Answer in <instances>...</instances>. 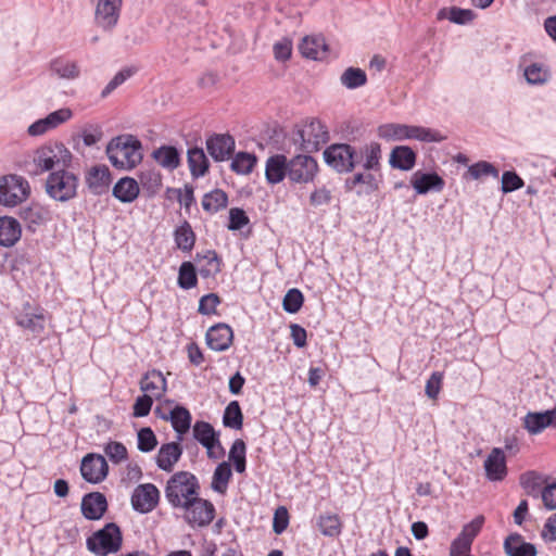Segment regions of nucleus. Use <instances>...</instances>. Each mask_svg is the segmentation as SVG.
<instances>
[{
	"mask_svg": "<svg viewBox=\"0 0 556 556\" xmlns=\"http://www.w3.org/2000/svg\"><path fill=\"white\" fill-rule=\"evenodd\" d=\"M301 54L314 61H324L328 56V45L323 36H306L299 46Z\"/></svg>",
	"mask_w": 556,
	"mask_h": 556,
	"instance_id": "23",
	"label": "nucleus"
},
{
	"mask_svg": "<svg viewBox=\"0 0 556 556\" xmlns=\"http://www.w3.org/2000/svg\"><path fill=\"white\" fill-rule=\"evenodd\" d=\"M194 439L206 448L210 458H218L223 455L224 448L219 441L218 433L211 424L197 421L193 426Z\"/></svg>",
	"mask_w": 556,
	"mask_h": 556,
	"instance_id": "13",
	"label": "nucleus"
},
{
	"mask_svg": "<svg viewBox=\"0 0 556 556\" xmlns=\"http://www.w3.org/2000/svg\"><path fill=\"white\" fill-rule=\"evenodd\" d=\"M483 523L484 517L477 516L473 520H471L469 523L463 527L460 533L457 536H459L463 540H467L468 542H470V544H472L475 538L481 531Z\"/></svg>",
	"mask_w": 556,
	"mask_h": 556,
	"instance_id": "55",
	"label": "nucleus"
},
{
	"mask_svg": "<svg viewBox=\"0 0 556 556\" xmlns=\"http://www.w3.org/2000/svg\"><path fill=\"white\" fill-rule=\"evenodd\" d=\"M185 511V519L192 526L204 527L214 519L215 508L213 504L206 500L195 496L181 508Z\"/></svg>",
	"mask_w": 556,
	"mask_h": 556,
	"instance_id": "11",
	"label": "nucleus"
},
{
	"mask_svg": "<svg viewBox=\"0 0 556 556\" xmlns=\"http://www.w3.org/2000/svg\"><path fill=\"white\" fill-rule=\"evenodd\" d=\"M140 181L143 188H147L150 192L155 193L162 186V175L157 170L148 169L141 172Z\"/></svg>",
	"mask_w": 556,
	"mask_h": 556,
	"instance_id": "54",
	"label": "nucleus"
},
{
	"mask_svg": "<svg viewBox=\"0 0 556 556\" xmlns=\"http://www.w3.org/2000/svg\"><path fill=\"white\" fill-rule=\"evenodd\" d=\"M81 514L88 520H99L108 509V501L104 494L91 492L81 500Z\"/></svg>",
	"mask_w": 556,
	"mask_h": 556,
	"instance_id": "21",
	"label": "nucleus"
},
{
	"mask_svg": "<svg viewBox=\"0 0 556 556\" xmlns=\"http://www.w3.org/2000/svg\"><path fill=\"white\" fill-rule=\"evenodd\" d=\"M219 303L220 299L216 293L205 294L200 299L198 311L202 315L215 314Z\"/></svg>",
	"mask_w": 556,
	"mask_h": 556,
	"instance_id": "61",
	"label": "nucleus"
},
{
	"mask_svg": "<svg viewBox=\"0 0 556 556\" xmlns=\"http://www.w3.org/2000/svg\"><path fill=\"white\" fill-rule=\"evenodd\" d=\"M152 157L159 165L169 170L176 169L180 164V154L178 150L172 146H162L154 150Z\"/></svg>",
	"mask_w": 556,
	"mask_h": 556,
	"instance_id": "34",
	"label": "nucleus"
},
{
	"mask_svg": "<svg viewBox=\"0 0 556 556\" xmlns=\"http://www.w3.org/2000/svg\"><path fill=\"white\" fill-rule=\"evenodd\" d=\"M525 185L523 180L515 172H504L502 175V191L503 193H509L515 190L522 188Z\"/></svg>",
	"mask_w": 556,
	"mask_h": 556,
	"instance_id": "57",
	"label": "nucleus"
},
{
	"mask_svg": "<svg viewBox=\"0 0 556 556\" xmlns=\"http://www.w3.org/2000/svg\"><path fill=\"white\" fill-rule=\"evenodd\" d=\"M303 301V294L299 289H290L283 298L282 307L287 313L294 314L300 311Z\"/></svg>",
	"mask_w": 556,
	"mask_h": 556,
	"instance_id": "52",
	"label": "nucleus"
},
{
	"mask_svg": "<svg viewBox=\"0 0 556 556\" xmlns=\"http://www.w3.org/2000/svg\"><path fill=\"white\" fill-rule=\"evenodd\" d=\"M382 151L380 143L370 141L357 150V160L367 172H378L381 168Z\"/></svg>",
	"mask_w": 556,
	"mask_h": 556,
	"instance_id": "24",
	"label": "nucleus"
},
{
	"mask_svg": "<svg viewBox=\"0 0 556 556\" xmlns=\"http://www.w3.org/2000/svg\"><path fill=\"white\" fill-rule=\"evenodd\" d=\"M86 182L91 193L103 194L109 190L111 173L104 165L93 166L86 176Z\"/></svg>",
	"mask_w": 556,
	"mask_h": 556,
	"instance_id": "27",
	"label": "nucleus"
},
{
	"mask_svg": "<svg viewBox=\"0 0 556 556\" xmlns=\"http://www.w3.org/2000/svg\"><path fill=\"white\" fill-rule=\"evenodd\" d=\"M250 219L242 208L233 207L229 211L228 229L236 231L242 229L249 224Z\"/></svg>",
	"mask_w": 556,
	"mask_h": 556,
	"instance_id": "60",
	"label": "nucleus"
},
{
	"mask_svg": "<svg viewBox=\"0 0 556 556\" xmlns=\"http://www.w3.org/2000/svg\"><path fill=\"white\" fill-rule=\"evenodd\" d=\"M235 139L228 134H214L206 139V150L215 162H223L235 151Z\"/></svg>",
	"mask_w": 556,
	"mask_h": 556,
	"instance_id": "16",
	"label": "nucleus"
},
{
	"mask_svg": "<svg viewBox=\"0 0 556 556\" xmlns=\"http://www.w3.org/2000/svg\"><path fill=\"white\" fill-rule=\"evenodd\" d=\"M198 478L189 471L175 472L165 486V497L174 508H182L188 501L199 495Z\"/></svg>",
	"mask_w": 556,
	"mask_h": 556,
	"instance_id": "4",
	"label": "nucleus"
},
{
	"mask_svg": "<svg viewBox=\"0 0 556 556\" xmlns=\"http://www.w3.org/2000/svg\"><path fill=\"white\" fill-rule=\"evenodd\" d=\"M174 238L177 248L181 251L192 250L195 242V235L187 220L175 230Z\"/></svg>",
	"mask_w": 556,
	"mask_h": 556,
	"instance_id": "43",
	"label": "nucleus"
},
{
	"mask_svg": "<svg viewBox=\"0 0 556 556\" xmlns=\"http://www.w3.org/2000/svg\"><path fill=\"white\" fill-rule=\"evenodd\" d=\"M340 83L348 89H357L367 83V76L362 68L348 67L340 76Z\"/></svg>",
	"mask_w": 556,
	"mask_h": 556,
	"instance_id": "46",
	"label": "nucleus"
},
{
	"mask_svg": "<svg viewBox=\"0 0 556 556\" xmlns=\"http://www.w3.org/2000/svg\"><path fill=\"white\" fill-rule=\"evenodd\" d=\"M541 535L546 543L556 542V513L547 518Z\"/></svg>",
	"mask_w": 556,
	"mask_h": 556,
	"instance_id": "64",
	"label": "nucleus"
},
{
	"mask_svg": "<svg viewBox=\"0 0 556 556\" xmlns=\"http://www.w3.org/2000/svg\"><path fill=\"white\" fill-rule=\"evenodd\" d=\"M228 204V195L220 189H215L204 194L202 199V207L204 211L214 214L223 210Z\"/></svg>",
	"mask_w": 556,
	"mask_h": 556,
	"instance_id": "40",
	"label": "nucleus"
},
{
	"mask_svg": "<svg viewBox=\"0 0 556 556\" xmlns=\"http://www.w3.org/2000/svg\"><path fill=\"white\" fill-rule=\"evenodd\" d=\"M485 477L492 482L502 481L507 476L506 457L504 451L494 447L484 460Z\"/></svg>",
	"mask_w": 556,
	"mask_h": 556,
	"instance_id": "20",
	"label": "nucleus"
},
{
	"mask_svg": "<svg viewBox=\"0 0 556 556\" xmlns=\"http://www.w3.org/2000/svg\"><path fill=\"white\" fill-rule=\"evenodd\" d=\"M523 427L530 434L541 433L547 427H556V407L541 413H528Z\"/></svg>",
	"mask_w": 556,
	"mask_h": 556,
	"instance_id": "22",
	"label": "nucleus"
},
{
	"mask_svg": "<svg viewBox=\"0 0 556 556\" xmlns=\"http://www.w3.org/2000/svg\"><path fill=\"white\" fill-rule=\"evenodd\" d=\"M329 140L327 127L317 118H311L298 125L293 134V142L304 152L318 151Z\"/></svg>",
	"mask_w": 556,
	"mask_h": 556,
	"instance_id": "7",
	"label": "nucleus"
},
{
	"mask_svg": "<svg viewBox=\"0 0 556 556\" xmlns=\"http://www.w3.org/2000/svg\"><path fill=\"white\" fill-rule=\"evenodd\" d=\"M123 0H97L94 23L104 31L111 33L118 23Z\"/></svg>",
	"mask_w": 556,
	"mask_h": 556,
	"instance_id": "12",
	"label": "nucleus"
},
{
	"mask_svg": "<svg viewBox=\"0 0 556 556\" xmlns=\"http://www.w3.org/2000/svg\"><path fill=\"white\" fill-rule=\"evenodd\" d=\"M500 175L498 169L490 162L479 161L470 165L465 174V178L478 180L485 176L497 178Z\"/></svg>",
	"mask_w": 556,
	"mask_h": 556,
	"instance_id": "48",
	"label": "nucleus"
},
{
	"mask_svg": "<svg viewBox=\"0 0 556 556\" xmlns=\"http://www.w3.org/2000/svg\"><path fill=\"white\" fill-rule=\"evenodd\" d=\"M519 482L525 492L533 497H538L539 495H541L542 490L545 486L544 477L533 470L522 473L519 478Z\"/></svg>",
	"mask_w": 556,
	"mask_h": 556,
	"instance_id": "36",
	"label": "nucleus"
},
{
	"mask_svg": "<svg viewBox=\"0 0 556 556\" xmlns=\"http://www.w3.org/2000/svg\"><path fill=\"white\" fill-rule=\"evenodd\" d=\"M289 178V161L283 154H275L267 159L265 166V177L268 184L277 185L285 177Z\"/></svg>",
	"mask_w": 556,
	"mask_h": 556,
	"instance_id": "26",
	"label": "nucleus"
},
{
	"mask_svg": "<svg viewBox=\"0 0 556 556\" xmlns=\"http://www.w3.org/2000/svg\"><path fill=\"white\" fill-rule=\"evenodd\" d=\"M16 324L34 333H40L45 329V316L42 309L34 307L29 302L23 305L21 312L15 316Z\"/></svg>",
	"mask_w": 556,
	"mask_h": 556,
	"instance_id": "17",
	"label": "nucleus"
},
{
	"mask_svg": "<svg viewBox=\"0 0 556 556\" xmlns=\"http://www.w3.org/2000/svg\"><path fill=\"white\" fill-rule=\"evenodd\" d=\"M358 185L366 186V193H371L379 189V181L371 173H356L345 180V188L348 190H353Z\"/></svg>",
	"mask_w": 556,
	"mask_h": 556,
	"instance_id": "42",
	"label": "nucleus"
},
{
	"mask_svg": "<svg viewBox=\"0 0 556 556\" xmlns=\"http://www.w3.org/2000/svg\"><path fill=\"white\" fill-rule=\"evenodd\" d=\"M67 168L51 172L46 180L47 194L59 202H67L77 195L78 177Z\"/></svg>",
	"mask_w": 556,
	"mask_h": 556,
	"instance_id": "5",
	"label": "nucleus"
},
{
	"mask_svg": "<svg viewBox=\"0 0 556 556\" xmlns=\"http://www.w3.org/2000/svg\"><path fill=\"white\" fill-rule=\"evenodd\" d=\"M318 173L317 161L307 154H299L289 160V179L295 184H308Z\"/></svg>",
	"mask_w": 556,
	"mask_h": 556,
	"instance_id": "10",
	"label": "nucleus"
},
{
	"mask_svg": "<svg viewBox=\"0 0 556 556\" xmlns=\"http://www.w3.org/2000/svg\"><path fill=\"white\" fill-rule=\"evenodd\" d=\"M29 182L18 175H7L0 178V204L14 207L28 199Z\"/></svg>",
	"mask_w": 556,
	"mask_h": 556,
	"instance_id": "8",
	"label": "nucleus"
},
{
	"mask_svg": "<svg viewBox=\"0 0 556 556\" xmlns=\"http://www.w3.org/2000/svg\"><path fill=\"white\" fill-rule=\"evenodd\" d=\"M274 56L278 62H286L292 54V40L283 37L273 46Z\"/></svg>",
	"mask_w": 556,
	"mask_h": 556,
	"instance_id": "56",
	"label": "nucleus"
},
{
	"mask_svg": "<svg viewBox=\"0 0 556 556\" xmlns=\"http://www.w3.org/2000/svg\"><path fill=\"white\" fill-rule=\"evenodd\" d=\"M178 286L184 290H189L197 286V271L191 262H184L179 267Z\"/></svg>",
	"mask_w": 556,
	"mask_h": 556,
	"instance_id": "50",
	"label": "nucleus"
},
{
	"mask_svg": "<svg viewBox=\"0 0 556 556\" xmlns=\"http://www.w3.org/2000/svg\"><path fill=\"white\" fill-rule=\"evenodd\" d=\"M72 163L71 151L60 142L43 144L37 148L28 163L27 172L29 175L38 176L43 173L58 170L63 167H70Z\"/></svg>",
	"mask_w": 556,
	"mask_h": 556,
	"instance_id": "1",
	"label": "nucleus"
},
{
	"mask_svg": "<svg viewBox=\"0 0 556 556\" xmlns=\"http://www.w3.org/2000/svg\"><path fill=\"white\" fill-rule=\"evenodd\" d=\"M231 476V468L227 462L218 464L213 473L212 489L219 494H225Z\"/></svg>",
	"mask_w": 556,
	"mask_h": 556,
	"instance_id": "41",
	"label": "nucleus"
},
{
	"mask_svg": "<svg viewBox=\"0 0 556 556\" xmlns=\"http://www.w3.org/2000/svg\"><path fill=\"white\" fill-rule=\"evenodd\" d=\"M257 157L249 152H238L230 164V168L239 175H249L256 165Z\"/></svg>",
	"mask_w": 556,
	"mask_h": 556,
	"instance_id": "44",
	"label": "nucleus"
},
{
	"mask_svg": "<svg viewBox=\"0 0 556 556\" xmlns=\"http://www.w3.org/2000/svg\"><path fill=\"white\" fill-rule=\"evenodd\" d=\"M473 17L475 13L471 10L456 7L443 8L437 14L438 20H448L450 22L458 25L468 24L473 20Z\"/></svg>",
	"mask_w": 556,
	"mask_h": 556,
	"instance_id": "38",
	"label": "nucleus"
},
{
	"mask_svg": "<svg viewBox=\"0 0 556 556\" xmlns=\"http://www.w3.org/2000/svg\"><path fill=\"white\" fill-rule=\"evenodd\" d=\"M50 68L53 74L62 79H76L79 77L80 70L75 61L65 60L62 58L55 59L51 62Z\"/></svg>",
	"mask_w": 556,
	"mask_h": 556,
	"instance_id": "37",
	"label": "nucleus"
},
{
	"mask_svg": "<svg viewBox=\"0 0 556 556\" xmlns=\"http://www.w3.org/2000/svg\"><path fill=\"white\" fill-rule=\"evenodd\" d=\"M142 144L132 135H121L113 138L106 147V155L111 164L118 169H132L142 160Z\"/></svg>",
	"mask_w": 556,
	"mask_h": 556,
	"instance_id": "2",
	"label": "nucleus"
},
{
	"mask_svg": "<svg viewBox=\"0 0 556 556\" xmlns=\"http://www.w3.org/2000/svg\"><path fill=\"white\" fill-rule=\"evenodd\" d=\"M134 72L130 68H124L115 74V76L108 83L104 89L101 92L102 98H106L111 92H113L117 87L124 84Z\"/></svg>",
	"mask_w": 556,
	"mask_h": 556,
	"instance_id": "59",
	"label": "nucleus"
},
{
	"mask_svg": "<svg viewBox=\"0 0 556 556\" xmlns=\"http://www.w3.org/2000/svg\"><path fill=\"white\" fill-rule=\"evenodd\" d=\"M182 455V447L179 442L164 443L155 456L157 467L166 472L173 471L175 465Z\"/></svg>",
	"mask_w": 556,
	"mask_h": 556,
	"instance_id": "25",
	"label": "nucleus"
},
{
	"mask_svg": "<svg viewBox=\"0 0 556 556\" xmlns=\"http://www.w3.org/2000/svg\"><path fill=\"white\" fill-rule=\"evenodd\" d=\"M188 165L193 178L204 176L208 170V160L202 148L188 150Z\"/></svg>",
	"mask_w": 556,
	"mask_h": 556,
	"instance_id": "35",
	"label": "nucleus"
},
{
	"mask_svg": "<svg viewBox=\"0 0 556 556\" xmlns=\"http://www.w3.org/2000/svg\"><path fill=\"white\" fill-rule=\"evenodd\" d=\"M223 424L227 428L240 430L243 426V414L238 401H231L225 408Z\"/></svg>",
	"mask_w": 556,
	"mask_h": 556,
	"instance_id": "45",
	"label": "nucleus"
},
{
	"mask_svg": "<svg viewBox=\"0 0 556 556\" xmlns=\"http://www.w3.org/2000/svg\"><path fill=\"white\" fill-rule=\"evenodd\" d=\"M410 185L417 194H426L430 191L441 192L445 181L437 173L417 170L410 177Z\"/></svg>",
	"mask_w": 556,
	"mask_h": 556,
	"instance_id": "19",
	"label": "nucleus"
},
{
	"mask_svg": "<svg viewBox=\"0 0 556 556\" xmlns=\"http://www.w3.org/2000/svg\"><path fill=\"white\" fill-rule=\"evenodd\" d=\"M167 193L175 194L180 205L185 206L186 210H189L194 203L193 187L190 185H185L184 189L168 188Z\"/></svg>",
	"mask_w": 556,
	"mask_h": 556,
	"instance_id": "58",
	"label": "nucleus"
},
{
	"mask_svg": "<svg viewBox=\"0 0 556 556\" xmlns=\"http://www.w3.org/2000/svg\"><path fill=\"white\" fill-rule=\"evenodd\" d=\"M80 472L87 482L100 483L109 473V465L102 455L89 453L81 460Z\"/></svg>",
	"mask_w": 556,
	"mask_h": 556,
	"instance_id": "15",
	"label": "nucleus"
},
{
	"mask_svg": "<svg viewBox=\"0 0 556 556\" xmlns=\"http://www.w3.org/2000/svg\"><path fill=\"white\" fill-rule=\"evenodd\" d=\"M22 229L20 223L9 216L0 217V245L13 247L21 238Z\"/></svg>",
	"mask_w": 556,
	"mask_h": 556,
	"instance_id": "31",
	"label": "nucleus"
},
{
	"mask_svg": "<svg viewBox=\"0 0 556 556\" xmlns=\"http://www.w3.org/2000/svg\"><path fill=\"white\" fill-rule=\"evenodd\" d=\"M200 267L199 274L203 278L214 277L220 271V260L213 250H207L202 256L198 255Z\"/></svg>",
	"mask_w": 556,
	"mask_h": 556,
	"instance_id": "39",
	"label": "nucleus"
},
{
	"mask_svg": "<svg viewBox=\"0 0 556 556\" xmlns=\"http://www.w3.org/2000/svg\"><path fill=\"white\" fill-rule=\"evenodd\" d=\"M138 182L131 177L121 178L113 187V195L123 203H131L139 195Z\"/></svg>",
	"mask_w": 556,
	"mask_h": 556,
	"instance_id": "33",
	"label": "nucleus"
},
{
	"mask_svg": "<svg viewBox=\"0 0 556 556\" xmlns=\"http://www.w3.org/2000/svg\"><path fill=\"white\" fill-rule=\"evenodd\" d=\"M167 382L163 374L159 370L148 371L140 381V389L144 394H150L159 400L166 392Z\"/></svg>",
	"mask_w": 556,
	"mask_h": 556,
	"instance_id": "28",
	"label": "nucleus"
},
{
	"mask_svg": "<svg viewBox=\"0 0 556 556\" xmlns=\"http://www.w3.org/2000/svg\"><path fill=\"white\" fill-rule=\"evenodd\" d=\"M417 155L408 146H397L390 153L391 167L408 172L414 168Z\"/></svg>",
	"mask_w": 556,
	"mask_h": 556,
	"instance_id": "29",
	"label": "nucleus"
},
{
	"mask_svg": "<svg viewBox=\"0 0 556 556\" xmlns=\"http://www.w3.org/2000/svg\"><path fill=\"white\" fill-rule=\"evenodd\" d=\"M523 75L527 83L530 85H543L551 77L548 68L539 63H532L526 66Z\"/></svg>",
	"mask_w": 556,
	"mask_h": 556,
	"instance_id": "47",
	"label": "nucleus"
},
{
	"mask_svg": "<svg viewBox=\"0 0 556 556\" xmlns=\"http://www.w3.org/2000/svg\"><path fill=\"white\" fill-rule=\"evenodd\" d=\"M504 551L508 556H535L533 544L523 541L519 533L509 534L504 541Z\"/></svg>",
	"mask_w": 556,
	"mask_h": 556,
	"instance_id": "32",
	"label": "nucleus"
},
{
	"mask_svg": "<svg viewBox=\"0 0 556 556\" xmlns=\"http://www.w3.org/2000/svg\"><path fill=\"white\" fill-rule=\"evenodd\" d=\"M205 340L211 350L216 352L226 351L232 343L233 332L230 326L219 323L207 330Z\"/></svg>",
	"mask_w": 556,
	"mask_h": 556,
	"instance_id": "18",
	"label": "nucleus"
},
{
	"mask_svg": "<svg viewBox=\"0 0 556 556\" xmlns=\"http://www.w3.org/2000/svg\"><path fill=\"white\" fill-rule=\"evenodd\" d=\"M164 420H170L174 430L178 433V441L182 440V434L189 431L191 425V414L184 406H175L168 415H160Z\"/></svg>",
	"mask_w": 556,
	"mask_h": 556,
	"instance_id": "30",
	"label": "nucleus"
},
{
	"mask_svg": "<svg viewBox=\"0 0 556 556\" xmlns=\"http://www.w3.org/2000/svg\"><path fill=\"white\" fill-rule=\"evenodd\" d=\"M153 399L150 394H143L139 397H137L135 404H134V416L135 417H144L149 415Z\"/></svg>",
	"mask_w": 556,
	"mask_h": 556,
	"instance_id": "63",
	"label": "nucleus"
},
{
	"mask_svg": "<svg viewBox=\"0 0 556 556\" xmlns=\"http://www.w3.org/2000/svg\"><path fill=\"white\" fill-rule=\"evenodd\" d=\"M122 544L121 528L114 522L106 523L86 540L88 551L97 556L115 554L121 549Z\"/></svg>",
	"mask_w": 556,
	"mask_h": 556,
	"instance_id": "6",
	"label": "nucleus"
},
{
	"mask_svg": "<svg viewBox=\"0 0 556 556\" xmlns=\"http://www.w3.org/2000/svg\"><path fill=\"white\" fill-rule=\"evenodd\" d=\"M317 526L320 532L326 536H338L341 533V521L338 515H321L318 518Z\"/></svg>",
	"mask_w": 556,
	"mask_h": 556,
	"instance_id": "49",
	"label": "nucleus"
},
{
	"mask_svg": "<svg viewBox=\"0 0 556 556\" xmlns=\"http://www.w3.org/2000/svg\"><path fill=\"white\" fill-rule=\"evenodd\" d=\"M324 160L340 174L351 173L358 163L357 150L348 143H333L324 151Z\"/></svg>",
	"mask_w": 556,
	"mask_h": 556,
	"instance_id": "9",
	"label": "nucleus"
},
{
	"mask_svg": "<svg viewBox=\"0 0 556 556\" xmlns=\"http://www.w3.org/2000/svg\"><path fill=\"white\" fill-rule=\"evenodd\" d=\"M443 374L434 371L427 380L425 392L429 399L435 400L440 393Z\"/></svg>",
	"mask_w": 556,
	"mask_h": 556,
	"instance_id": "62",
	"label": "nucleus"
},
{
	"mask_svg": "<svg viewBox=\"0 0 556 556\" xmlns=\"http://www.w3.org/2000/svg\"><path fill=\"white\" fill-rule=\"evenodd\" d=\"M131 506L140 514L152 511L160 500V491L152 483L139 484L131 494Z\"/></svg>",
	"mask_w": 556,
	"mask_h": 556,
	"instance_id": "14",
	"label": "nucleus"
},
{
	"mask_svg": "<svg viewBox=\"0 0 556 556\" xmlns=\"http://www.w3.org/2000/svg\"><path fill=\"white\" fill-rule=\"evenodd\" d=\"M378 136L388 141L415 139L421 142H441L446 136L440 131L422 126L388 123L378 127Z\"/></svg>",
	"mask_w": 556,
	"mask_h": 556,
	"instance_id": "3",
	"label": "nucleus"
},
{
	"mask_svg": "<svg viewBox=\"0 0 556 556\" xmlns=\"http://www.w3.org/2000/svg\"><path fill=\"white\" fill-rule=\"evenodd\" d=\"M104 453L114 464H119L127 459L128 452L126 446L117 441H111L104 446Z\"/></svg>",
	"mask_w": 556,
	"mask_h": 556,
	"instance_id": "53",
	"label": "nucleus"
},
{
	"mask_svg": "<svg viewBox=\"0 0 556 556\" xmlns=\"http://www.w3.org/2000/svg\"><path fill=\"white\" fill-rule=\"evenodd\" d=\"M137 446L142 453H149L153 451L157 445V439L151 428H141L137 434Z\"/></svg>",
	"mask_w": 556,
	"mask_h": 556,
	"instance_id": "51",
	"label": "nucleus"
}]
</instances>
